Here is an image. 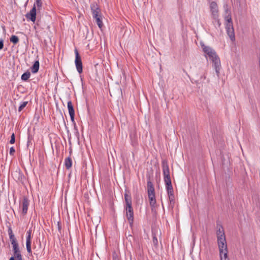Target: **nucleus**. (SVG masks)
<instances>
[{
	"label": "nucleus",
	"instance_id": "nucleus-1",
	"mask_svg": "<svg viewBox=\"0 0 260 260\" xmlns=\"http://www.w3.org/2000/svg\"><path fill=\"white\" fill-rule=\"evenodd\" d=\"M201 46L204 53L208 56L209 59L212 60L216 75L217 76H219L221 67L219 58L213 49L209 46H205L204 44Z\"/></svg>",
	"mask_w": 260,
	"mask_h": 260
},
{
	"label": "nucleus",
	"instance_id": "nucleus-2",
	"mask_svg": "<svg viewBox=\"0 0 260 260\" xmlns=\"http://www.w3.org/2000/svg\"><path fill=\"white\" fill-rule=\"evenodd\" d=\"M8 232L11 243L12 245L13 251L15 257L16 258L17 260H22V257L19 249L18 243L16 238L15 237L11 227L9 228Z\"/></svg>",
	"mask_w": 260,
	"mask_h": 260
},
{
	"label": "nucleus",
	"instance_id": "nucleus-3",
	"mask_svg": "<svg viewBox=\"0 0 260 260\" xmlns=\"http://www.w3.org/2000/svg\"><path fill=\"white\" fill-rule=\"evenodd\" d=\"M161 167L162 169L164 182L165 183L166 187L172 186L170 177V169L169 168L168 161L166 159H163L162 160Z\"/></svg>",
	"mask_w": 260,
	"mask_h": 260
},
{
	"label": "nucleus",
	"instance_id": "nucleus-4",
	"mask_svg": "<svg viewBox=\"0 0 260 260\" xmlns=\"http://www.w3.org/2000/svg\"><path fill=\"white\" fill-rule=\"evenodd\" d=\"M75 63L78 72L81 74L83 71L82 62L81 57L77 49L75 50Z\"/></svg>",
	"mask_w": 260,
	"mask_h": 260
},
{
	"label": "nucleus",
	"instance_id": "nucleus-5",
	"mask_svg": "<svg viewBox=\"0 0 260 260\" xmlns=\"http://www.w3.org/2000/svg\"><path fill=\"white\" fill-rule=\"evenodd\" d=\"M210 10L211 16L213 19H217L219 17L218 8L215 2H212L210 4Z\"/></svg>",
	"mask_w": 260,
	"mask_h": 260
},
{
	"label": "nucleus",
	"instance_id": "nucleus-6",
	"mask_svg": "<svg viewBox=\"0 0 260 260\" xmlns=\"http://www.w3.org/2000/svg\"><path fill=\"white\" fill-rule=\"evenodd\" d=\"M126 215L129 223L132 225L134 221V212L132 206H125Z\"/></svg>",
	"mask_w": 260,
	"mask_h": 260
},
{
	"label": "nucleus",
	"instance_id": "nucleus-7",
	"mask_svg": "<svg viewBox=\"0 0 260 260\" xmlns=\"http://www.w3.org/2000/svg\"><path fill=\"white\" fill-rule=\"evenodd\" d=\"M91 9L92 11V14L94 19L101 17V10L98 7L96 4H92L91 5Z\"/></svg>",
	"mask_w": 260,
	"mask_h": 260
},
{
	"label": "nucleus",
	"instance_id": "nucleus-8",
	"mask_svg": "<svg viewBox=\"0 0 260 260\" xmlns=\"http://www.w3.org/2000/svg\"><path fill=\"white\" fill-rule=\"evenodd\" d=\"M25 16L27 19L31 20L32 22H35L36 20V8L35 5H34L33 8L30 12L26 14Z\"/></svg>",
	"mask_w": 260,
	"mask_h": 260
},
{
	"label": "nucleus",
	"instance_id": "nucleus-9",
	"mask_svg": "<svg viewBox=\"0 0 260 260\" xmlns=\"http://www.w3.org/2000/svg\"><path fill=\"white\" fill-rule=\"evenodd\" d=\"M68 108L69 113V114H70V116L71 117V120L72 122L75 125V120H74L75 111H74L73 105L71 101H69L68 102Z\"/></svg>",
	"mask_w": 260,
	"mask_h": 260
},
{
	"label": "nucleus",
	"instance_id": "nucleus-10",
	"mask_svg": "<svg viewBox=\"0 0 260 260\" xmlns=\"http://www.w3.org/2000/svg\"><path fill=\"white\" fill-rule=\"evenodd\" d=\"M217 243L219 253L226 252L228 250L226 240H218L217 241Z\"/></svg>",
	"mask_w": 260,
	"mask_h": 260
},
{
	"label": "nucleus",
	"instance_id": "nucleus-11",
	"mask_svg": "<svg viewBox=\"0 0 260 260\" xmlns=\"http://www.w3.org/2000/svg\"><path fill=\"white\" fill-rule=\"evenodd\" d=\"M217 241L226 240L222 226L220 225L216 232Z\"/></svg>",
	"mask_w": 260,
	"mask_h": 260
},
{
	"label": "nucleus",
	"instance_id": "nucleus-12",
	"mask_svg": "<svg viewBox=\"0 0 260 260\" xmlns=\"http://www.w3.org/2000/svg\"><path fill=\"white\" fill-rule=\"evenodd\" d=\"M29 205V201L26 197H24L22 203V212L23 215H25L27 212Z\"/></svg>",
	"mask_w": 260,
	"mask_h": 260
},
{
	"label": "nucleus",
	"instance_id": "nucleus-13",
	"mask_svg": "<svg viewBox=\"0 0 260 260\" xmlns=\"http://www.w3.org/2000/svg\"><path fill=\"white\" fill-rule=\"evenodd\" d=\"M167 190L168 194L169 199V201L171 203L174 202L175 201V197L174 194V191L173 186L166 187Z\"/></svg>",
	"mask_w": 260,
	"mask_h": 260
},
{
	"label": "nucleus",
	"instance_id": "nucleus-14",
	"mask_svg": "<svg viewBox=\"0 0 260 260\" xmlns=\"http://www.w3.org/2000/svg\"><path fill=\"white\" fill-rule=\"evenodd\" d=\"M225 19L227 21L225 26L226 30L231 28H234L231 15H228L225 17Z\"/></svg>",
	"mask_w": 260,
	"mask_h": 260
},
{
	"label": "nucleus",
	"instance_id": "nucleus-15",
	"mask_svg": "<svg viewBox=\"0 0 260 260\" xmlns=\"http://www.w3.org/2000/svg\"><path fill=\"white\" fill-rule=\"evenodd\" d=\"M148 194H155L154 188L152 182L149 180L147 181Z\"/></svg>",
	"mask_w": 260,
	"mask_h": 260
},
{
	"label": "nucleus",
	"instance_id": "nucleus-16",
	"mask_svg": "<svg viewBox=\"0 0 260 260\" xmlns=\"http://www.w3.org/2000/svg\"><path fill=\"white\" fill-rule=\"evenodd\" d=\"M40 67V63L39 60L35 61L34 64L31 67V71L32 73H36L38 72Z\"/></svg>",
	"mask_w": 260,
	"mask_h": 260
},
{
	"label": "nucleus",
	"instance_id": "nucleus-17",
	"mask_svg": "<svg viewBox=\"0 0 260 260\" xmlns=\"http://www.w3.org/2000/svg\"><path fill=\"white\" fill-rule=\"evenodd\" d=\"M149 200L150 205L152 207H154L156 204L155 194H148Z\"/></svg>",
	"mask_w": 260,
	"mask_h": 260
},
{
	"label": "nucleus",
	"instance_id": "nucleus-18",
	"mask_svg": "<svg viewBox=\"0 0 260 260\" xmlns=\"http://www.w3.org/2000/svg\"><path fill=\"white\" fill-rule=\"evenodd\" d=\"M226 30L227 34L230 38L231 40L232 41L235 40V37L234 28H231L230 29H226Z\"/></svg>",
	"mask_w": 260,
	"mask_h": 260
},
{
	"label": "nucleus",
	"instance_id": "nucleus-19",
	"mask_svg": "<svg viewBox=\"0 0 260 260\" xmlns=\"http://www.w3.org/2000/svg\"><path fill=\"white\" fill-rule=\"evenodd\" d=\"M64 165L67 169H70L72 166V160L70 157L66 158L64 160Z\"/></svg>",
	"mask_w": 260,
	"mask_h": 260
},
{
	"label": "nucleus",
	"instance_id": "nucleus-20",
	"mask_svg": "<svg viewBox=\"0 0 260 260\" xmlns=\"http://www.w3.org/2000/svg\"><path fill=\"white\" fill-rule=\"evenodd\" d=\"M124 199L126 203V206H132V198L131 196L127 193H125Z\"/></svg>",
	"mask_w": 260,
	"mask_h": 260
},
{
	"label": "nucleus",
	"instance_id": "nucleus-21",
	"mask_svg": "<svg viewBox=\"0 0 260 260\" xmlns=\"http://www.w3.org/2000/svg\"><path fill=\"white\" fill-rule=\"evenodd\" d=\"M152 238H153L152 242H153L154 246L155 247H157L158 244V239L156 237V233L155 232H154L153 231H152Z\"/></svg>",
	"mask_w": 260,
	"mask_h": 260
},
{
	"label": "nucleus",
	"instance_id": "nucleus-22",
	"mask_svg": "<svg viewBox=\"0 0 260 260\" xmlns=\"http://www.w3.org/2000/svg\"><path fill=\"white\" fill-rule=\"evenodd\" d=\"M31 230H29L26 232V243H31Z\"/></svg>",
	"mask_w": 260,
	"mask_h": 260
},
{
	"label": "nucleus",
	"instance_id": "nucleus-23",
	"mask_svg": "<svg viewBox=\"0 0 260 260\" xmlns=\"http://www.w3.org/2000/svg\"><path fill=\"white\" fill-rule=\"evenodd\" d=\"M30 76V73L29 72H26L23 73L21 76V79L24 81L27 80Z\"/></svg>",
	"mask_w": 260,
	"mask_h": 260
},
{
	"label": "nucleus",
	"instance_id": "nucleus-24",
	"mask_svg": "<svg viewBox=\"0 0 260 260\" xmlns=\"http://www.w3.org/2000/svg\"><path fill=\"white\" fill-rule=\"evenodd\" d=\"M10 41L13 44H16L19 42V38L16 36L12 35L10 38Z\"/></svg>",
	"mask_w": 260,
	"mask_h": 260
},
{
	"label": "nucleus",
	"instance_id": "nucleus-25",
	"mask_svg": "<svg viewBox=\"0 0 260 260\" xmlns=\"http://www.w3.org/2000/svg\"><path fill=\"white\" fill-rule=\"evenodd\" d=\"M101 18H102V17H101L96 18L94 19H95L96 23H97L98 26L100 28H102V27L103 25V22H102V20L101 19Z\"/></svg>",
	"mask_w": 260,
	"mask_h": 260
},
{
	"label": "nucleus",
	"instance_id": "nucleus-26",
	"mask_svg": "<svg viewBox=\"0 0 260 260\" xmlns=\"http://www.w3.org/2000/svg\"><path fill=\"white\" fill-rule=\"evenodd\" d=\"M34 5L37 7L38 10H39L42 7L41 0H36Z\"/></svg>",
	"mask_w": 260,
	"mask_h": 260
},
{
	"label": "nucleus",
	"instance_id": "nucleus-27",
	"mask_svg": "<svg viewBox=\"0 0 260 260\" xmlns=\"http://www.w3.org/2000/svg\"><path fill=\"white\" fill-rule=\"evenodd\" d=\"M228 250L226 252H224L223 253H219L220 259H224L225 258H228Z\"/></svg>",
	"mask_w": 260,
	"mask_h": 260
},
{
	"label": "nucleus",
	"instance_id": "nucleus-28",
	"mask_svg": "<svg viewBox=\"0 0 260 260\" xmlns=\"http://www.w3.org/2000/svg\"><path fill=\"white\" fill-rule=\"evenodd\" d=\"M31 243H26V250L28 253H31Z\"/></svg>",
	"mask_w": 260,
	"mask_h": 260
},
{
	"label": "nucleus",
	"instance_id": "nucleus-29",
	"mask_svg": "<svg viewBox=\"0 0 260 260\" xmlns=\"http://www.w3.org/2000/svg\"><path fill=\"white\" fill-rule=\"evenodd\" d=\"M27 102H23L18 108V111L19 112L22 111L24 108V107H25V106L27 104Z\"/></svg>",
	"mask_w": 260,
	"mask_h": 260
},
{
	"label": "nucleus",
	"instance_id": "nucleus-30",
	"mask_svg": "<svg viewBox=\"0 0 260 260\" xmlns=\"http://www.w3.org/2000/svg\"><path fill=\"white\" fill-rule=\"evenodd\" d=\"M15 142V134L13 133L11 136V140L10 141V143L12 144H14Z\"/></svg>",
	"mask_w": 260,
	"mask_h": 260
},
{
	"label": "nucleus",
	"instance_id": "nucleus-31",
	"mask_svg": "<svg viewBox=\"0 0 260 260\" xmlns=\"http://www.w3.org/2000/svg\"><path fill=\"white\" fill-rule=\"evenodd\" d=\"M15 152V150L13 147H12L10 149V154L11 155H13Z\"/></svg>",
	"mask_w": 260,
	"mask_h": 260
},
{
	"label": "nucleus",
	"instance_id": "nucleus-32",
	"mask_svg": "<svg viewBox=\"0 0 260 260\" xmlns=\"http://www.w3.org/2000/svg\"><path fill=\"white\" fill-rule=\"evenodd\" d=\"M4 47V41L3 40H0V50L2 49Z\"/></svg>",
	"mask_w": 260,
	"mask_h": 260
},
{
	"label": "nucleus",
	"instance_id": "nucleus-33",
	"mask_svg": "<svg viewBox=\"0 0 260 260\" xmlns=\"http://www.w3.org/2000/svg\"><path fill=\"white\" fill-rule=\"evenodd\" d=\"M215 20V22H217V24L218 25V26H220V21H219V19H218V18H217V19H214Z\"/></svg>",
	"mask_w": 260,
	"mask_h": 260
},
{
	"label": "nucleus",
	"instance_id": "nucleus-34",
	"mask_svg": "<svg viewBox=\"0 0 260 260\" xmlns=\"http://www.w3.org/2000/svg\"><path fill=\"white\" fill-rule=\"evenodd\" d=\"M9 260H15L14 256L11 257Z\"/></svg>",
	"mask_w": 260,
	"mask_h": 260
},
{
	"label": "nucleus",
	"instance_id": "nucleus-35",
	"mask_svg": "<svg viewBox=\"0 0 260 260\" xmlns=\"http://www.w3.org/2000/svg\"><path fill=\"white\" fill-rule=\"evenodd\" d=\"M220 260H230L229 258L228 257V258H224V259H220Z\"/></svg>",
	"mask_w": 260,
	"mask_h": 260
},
{
	"label": "nucleus",
	"instance_id": "nucleus-36",
	"mask_svg": "<svg viewBox=\"0 0 260 260\" xmlns=\"http://www.w3.org/2000/svg\"><path fill=\"white\" fill-rule=\"evenodd\" d=\"M203 78H204V79H206V76H205V75H204V76H203Z\"/></svg>",
	"mask_w": 260,
	"mask_h": 260
},
{
	"label": "nucleus",
	"instance_id": "nucleus-37",
	"mask_svg": "<svg viewBox=\"0 0 260 260\" xmlns=\"http://www.w3.org/2000/svg\"><path fill=\"white\" fill-rule=\"evenodd\" d=\"M139 249H140V245L139 244Z\"/></svg>",
	"mask_w": 260,
	"mask_h": 260
}]
</instances>
